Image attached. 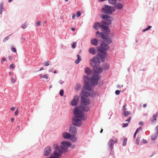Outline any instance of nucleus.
<instances>
[{
  "instance_id": "obj_30",
  "label": "nucleus",
  "mask_w": 158,
  "mask_h": 158,
  "mask_svg": "<svg viewBox=\"0 0 158 158\" xmlns=\"http://www.w3.org/2000/svg\"><path fill=\"white\" fill-rule=\"evenodd\" d=\"M103 67L104 70H106L109 69L110 66L109 64H105L103 65Z\"/></svg>"
},
{
  "instance_id": "obj_28",
  "label": "nucleus",
  "mask_w": 158,
  "mask_h": 158,
  "mask_svg": "<svg viewBox=\"0 0 158 158\" xmlns=\"http://www.w3.org/2000/svg\"><path fill=\"white\" fill-rule=\"evenodd\" d=\"M131 114V112L130 111H124L123 112V115L125 117H127Z\"/></svg>"
},
{
  "instance_id": "obj_9",
  "label": "nucleus",
  "mask_w": 158,
  "mask_h": 158,
  "mask_svg": "<svg viewBox=\"0 0 158 158\" xmlns=\"http://www.w3.org/2000/svg\"><path fill=\"white\" fill-rule=\"evenodd\" d=\"M60 145V148L61 149L63 150L64 152H67V148L69 147L71 144V143L68 141H63L61 143Z\"/></svg>"
},
{
  "instance_id": "obj_40",
  "label": "nucleus",
  "mask_w": 158,
  "mask_h": 158,
  "mask_svg": "<svg viewBox=\"0 0 158 158\" xmlns=\"http://www.w3.org/2000/svg\"><path fill=\"white\" fill-rule=\"evenodd\" d=\"M77 44L75 42H73L72 45V47L73 48H75Z\"/></svg>"
},
{
  "instance_id": "obj_1",
  "label": "nucleus",
  "mask_w": 158,
  "mask_h": 158,
  "mask_svg": "<svg viewBox=\"0 0 158 158\" xmlns=\"http://www.w3.org/2000/svg\"><path fill=\"white\" fill-rule=\"evenodd\" d=\"M89 110V109L87 106L83 105L76 107L74 112V114L76 118H74L73 119V125L76 127L81 126V122L78 118L83 120L86 119L87 118V114H84L83 112H87Z\"/></svg>"
},
{
  "instance_id": "obj_4",
  "label": "nucleus",
  "mask_w": 158,
  "mask_h": 158,
  "mask_svg": "<svg viewBox=\"0 0 158 158\" xmlns=\"http://www.w3.org/2000/svg\"><path fill=\"white\" fill-rule=\"evenodd\" d=\"M54 150L53 154L54 156H50L46 158H60L59 157L61 156L63 153L61 148L57 144H54L53 145Z\"/></svg>"
},
{
  "instance_id": "obj_55",
  "label": "nucleus",
  "mask_w": 158,
  "mask_h": 158,
  "mask_svg": "<svg viewBox=\"0 0 158 158\" xmlns=\"http://www.w3.org/2000/svg\"><path fill=\"white\" fill-rule=\"evenodd\" d=\"M131 119V117H129V118L128 119L126 120L125 121L126 122H127L129 123L130 122V121Z\"/></svg>"
},
{
  "instance_id": "obj_39",
  "label": "nucleus",
  "mask_w": 158,
  "mask_h": 158,
  "mask_svg": "<svg viewBox=\"0 0 158 158\" xmlns=\"http://www.w3.org/2000/svg\"><path fill=\"white\" fill-rule=\"evenodd\" d=\"M127 106V105H124L123 106L122 109L123 112L124 111H126V110H127V109L126 108Z\"/></svg>"
},
{
  "instance_id": "obj_41",
  "label": "nucleus",
  "mask_w": 158,
  "mask_h": 158,
  "mask_svg": "<svg viewBox=\"0 0 158 158\" xmlns=\"http://www.w3.org/2000/svg\"><path fill=\"white\" fill-rule=\"evenodd\" d=\"M9 36L8 35V36H7L6 37H5L4 40H3V42H6V41L8 39H9Z\"/></svg>"
},
{
  "instance_id": "obj_20",
  "label": "nucleus",
  "mask_w": 158,
  "mask_h": 158,
  "mask_svg": "<svg viewBox=\"0 0 158 158\" xmlns=\"http://www.w3.org/2000/svg\"><path fill=\"white\" fill-rule=\"evenodd\" d=\"M115 8L118 10H121L123 7V4L121 3H116L115 4Z\"/></svg>"
},
{
  "instance_id": "obj_22",
  "label": "nucleus",
  "mask_w": 158,
  "mask_h": 158,
  "mask_svg": "<svg viewBox=\"0 0 158 158\" xmlns=\"http://www.w3.org/2000/svg\"><path fill=\"white\" fill-rule=\"evenodd\" d=\"M158 112H156V114L153 115V118H150V120L152 123H154L156 121V117L158 115Z\"/></svg>"
},
{
  "instance_id": "obj_16",
  "label": "nucleus",
  "mask_w": 158,
  "mask_h": 158,
  "mask_svg": "<svg viewBox=\"0 0 158 158\" xmlns=\"http://www.w3.org/2000/svg\"><path fill=\"white\" fill-rule=\"evenodd\" d=\"M79 98V96L78 95L74 96L70 104L73 106L76 105L78 102Z\"/></svg>"
},
{
  "instance_id": "obj_2",
  "label": "nucleus",
  "mask_w": 158,
  "mask_h": 158,
  "mask_svg": "<svg viewBox=\"0 0 158 158\" xmlns=\"http://www.w3.org/2000/svg\"><path fill=\"white\" fill-rule=\"evenodd\" d=\"M90 65L94 68V71L98 73L102 72V69L99 66L100 62L96 56L93 57L90 60Z\"/></svg>"
},
{
  "instance_id": "obj_50",
  "label": "nucleus",
  "mask_w": 158,
  "mask_h": 158,
  "mask_svg": "<svg viewBox=\"0 0 158 158\" xmlns=\"http://www.w3.org/2000/svg\"><path fill=\"white\" fill-rule=\"evenodd\" d=\"M156 133L157 134V135H158V125L156 127Z\"/></svg>"
},
{
  "instance_id": "obj_15",
  "label": "nucleus",
  "mask_w": 158,
  "mask_h": 158,
  "mask_svg": "<svg viewBox=\"0 0 158 158\" xmlns=\"http://www.w3.org/2000/svg\"><path fill=\"white\" fill-rule=\"evenodd\" d=\"M52 152V148L50 146H48L45 148L44 151V155L47 156L49 155Z\"/></svg>"
},
{
  "instance_id": "obj_17",
  "label": "nucleus",
  "mask_w": 158,
  "mask_h": 158,
  "mask_svg": "<svg viewBox=\"0 0 158 158\" xmlns=\"http://www.w3.org/2000/svg\"><path fill=\"white\" fill-rule=\"evenodd\" d=\"M69 132L71 135H76L77 134L76 128L73 126L70 127L69 129Z\"/></svg>"
},
{
  "instance_id": "obj_10",
  "label": "nucleus",
  "mask_w": 158,
  "mask_h": 158,
  "mask_svg": "<svg viewBox=\"0 0 158 158\" xmlns=\"http://www.w3.org/2000/svg\"><path fill=\"white\" fill-rule=\"evenodd\" d=\"M117 142V139L113 138V139H110L108 143V146L109 150L110 151V152L113 148L114 144L116 143Z\"/></svg>"
},
{
  "instance_id": "obj_62",
  "label": "nucleus",
  "mask_w": 158,
  "mask_h": 158,
  "mask_svg": "<svg viewBox=\"0 0 158 158\" xmlns=\"http://www.w3.org/2000/svg\"><path fill=\"white\" fill-rule=\"evenodd\" d=\"M71 30L73 31H75V28H74V27H72L71 28Z\"/></svg>"
},
{
  "instance_id": "obj_26",
  "label": "nucleus",
  "mask_w": 158,
  "mask_h": 158,
  "mask_svg": "<svg viewBox=\"0 0 158 158\" xmlns=\"http://www.w3.org/2000/svg\"><path fill=\"white\" fill-rule=\"evenodd\" d=\"M83 79L85 83H89V79L88 76L87 75L84 76L83 77Z\"/></svg>"
},
{
  "instance_id": "obj_43",
  "label": "nucleus",
  "mask_w": 158,
  "mask_h": 158,
  "mask_svg": "<svg viewBox=\"0 0 158 158\" xmlns=\"http://www.w3.org/2000/svg\"><path fill=\"white\" fill-rule=\"evenodd\" d=\"M43 77L44 78H45L47 80L48 79V77L46 74H44L43 76Z\"/></svg>"
},
{
  "instance_id": "obj_57",
  "label": "nucleus",
  "mask_w": 158,
  "mask_h": 158,
  "mask_svg": "<svg viewBox=\"0 0 158 158\" xmlns=\"http://www.w3.org/2000/svg\"><path fill=\"white\" fill-rule=\"evenodd\" d=\"M59 82L61 84H62L64 83V81L61 80H60Z\"/></svg>"
},
{
  "instance_id": "obj_25",
  "label": "nucleus",
  "mask_w": 158,
  "mask_h": 158,
  "mask_svg": "<svg viewBox=\"0 0 158 158\" xmlns=\"http://www.w3.org/2000/svg\"><path fill=\"white\" fill-rule=\"evenodd\" d=\"M92 72L93 71H91L89 68L88 67H86L85 69V72L88 75H90Z\"/></svg>"
},
{
  "instance_id": "obj_58",
  "label": "nucleus",
  "mask_w": 158,
  "mask_h": 158,
  "mask_svg": "<svg viewBox=\"0 0 158 158\" xmlns=\"http://www.w3.org/2000/svg\"><path fill=\"white\" fill-rule=\"evenodd\" d=\"M143 142L144 143H147V141L144 139H143Z\"/></svg>"
},
{
  "instance_id": "obj_54",
  "label": "nucleus",
  "mask_w": 158,
  "mask_h": 158,
  "mask_svg": "<svg viewBox=\"0 0 158 158\" xmlns=\"http://www.w3.org/2000/svg\"><path fill=\"white\" fill-rule=\"evenodd\" d=\"M41 21H39L38 22H37L36 23V25L37 26H39L40 25V24Z\"/></svg>"
},
{
  "instance_id": "obj_52",
  "label": "nucleus",
  "mask_w": 158,
  "mask_h": 158,
  "mask_svg": "<svg viewBox=\"0 0 158 158\" xmlns=\"http://www.w3.org/2000/svg\"><path fill=\"white\" fill-rule=\"evenodd\" d=\"M11 81L12 83H13L15 81V79L14 78H12Z\"/></svg>"
},
{
  "instance_id": "obj_13",
  "label": "nucleus",
  "mask_w": 158,
  "mask_h": 158,
  "mask_svg": "<svg viewBox=\"0 0 158 158\" xmlns=\"http://www.w3.org/2000/svg\"><path fill=\"white\" fill-rule=\"evenodd\" d=\"M81 101L83 104V105H82L84 106H87L89 108L88 106H87L89 104V100L87 96H85L84 95V96H82L81 98Z\"/></svg>"
},
{
  "instance_id": "obj_45",
  "label": "nucleus",
  "mask_w": 158,
  "mask_h": 158,
  "mask_svg": "<svg viewBox=\"0 0 158 158\" xmlns=\"http://www.w3.org/2000/svg\"><path fill=\"white\" fill-rule=\"evenodd\" d=\"M142 128L141 127H139L136 130V132H138L139 131L141 130H142Z\"/></svg>"
},
{
  "instance_id": "obj_3",
  "label": "nucleus",
  "mask_w": 158,
  "mask_h": 158,
  "mask_svg": "<svg viewBox=\"0 0 158 158\" xmlns=\"http://www.w3.org/2000/svg\"><path fill=\"white\" fill-rule=\"evenodd\" d=\"M106 32H99L97 31L96 32V36L97 37H100L102 39L105 40V41L108 44H110L112 43V40L111 37L109 35V33L110 32V30L108 28V30L105 31Z\"/></svg>"
},
{
  "instance_id": "obj_61",
  "label": "nucleus",
  "mask_w": 158,
  "mask_h": 158,
  "mask_svg": "<svg viewBox=\"0 0 158 158\" xmlns=\"http://www.w3.org/2000/svg\"><path fill=\"white\" fill-rule=\"evenodd\" d=\"M69 147L71 148H73L75 147V145H71L70 144Z\"/></svg>"
},
{
  "instance_id": "obj_29",
  "label": "nucleus",
  "mask_w": 158,
  "mask_h": 158,
  "mask_svg": "<svg viewBox=\"0 0 158 158\" xmlns=\"http://www.w3.org/2000/svg\"><path fill=\"white\" fill-rule=\"evenodd\" d=\"M77 59L75 61V63L76 64H78L81 60V57L79 55H77Z\"/></svg>"
},
{
  "instance_id": "obj_59",
  "label": "nucleus",
  "mask_w": 158,
  "mask_h": 158,
  "mask_svg": "<svg viewBox=\"0 0 158 158\" xmlns=\"http://www.w3.org/2000/svg\"><path fill=\"white\" fill-rule=\"evenodd\" d=\"M15 107H12L11 109L10 110H14L15 109Z\"/></svg>"
},
{
  "instance_id": "obj_33",
  "label": "nucleus",
  "mask_w": 158,
  "mask_h": 158,
  "mask_svg": "<svg viewBox=\"0 0 158 158\" xmlns=\"http://www.w3.org/2000/svg\"><path fill=\"white\" fill-rule=\"evenodd\" d=\"M51 62L49 61H45L44 63L43 64L44 66H48L51 64Z\"/></svg>"
},
{
  "instance_id": "obj_63",
  "label": "nucleus",
  "mask_w": 158,
  "mask_h": 158,
  "mask_svg": "<svg viewBox=\"0 0 158 158\" xmlns=\"http://www.w3.org/2000/svg\"><path fill=\"white\" fill-rule=\"evenodd\" d=\"M9 59L10 60H11L12 59V56H9Z\"/></svg>"
},
{
  "instance_id": "obj_21",
  "label": "nucleus",
  "mask_w": 158,
  "mask_h": 158,
  "mask_svg": "<svg viewBox=\"0 0 158 158\" xmlns=\"http://www.w3.org/2000/svg\"><path fill=\"white\" fill-rule=\"evenodd\" d=\"M89 52L92 55H94L96 53V50L94 48H91L89 49Z\"/></svg>"
},
{
  "instance_id": "obj_51",
  "label": "nucleus",
  "mask_w": 158,
  "mask_h": 158,
  "mask_svg": "<svg viewBox=\"0 0 158 158\" xmlns=\"http://www.w3.org/2000/svg\"><path fill=\"white\" fill-rule=\"evenodd\" d=\"M15 67V66L13 64H10V68L13 69Z\"/></svg>"
},
{
  "instance_id": "obj_6",
  "label": "nucleus",
  "mask_w": 158,
  "mask_h": 158,
  "mask_svg": "<svg viewBox=\"0 0 158 158\" xmlns=\"http://www.w3.org/2000/svg\"><path fill=\"white\" fill-rule=\"evenodd\" d=\"M98 52L96 57L100 62V63L101 62H104L105 60L106 57L107 56L106 53L100 49H98Z\"/></svg>"
},
{
  "instance_id": "obj_38",
  "label": "nucleus",
  "mask_w": 158,
  "mask_h": 158,
  "mask_svg": "<svg viewBox=\"0 0 158 158\" xmlns=\"http://www.w3.org/2000/svg\"><path fill=\"white\" fill-rule=\"evenodd\" d=\"M60 95V96H62L64 95V90L63 89H61L60 90V93H59Z\"/></svg>"
},
{
  "instance_id": "obj_11",
  "label": "nucleus",
  "mask_w": 158,
  "mask_h": 158,
  "mask_svg": "<svg viewBox=\"0 0 158 158\" xmlns=\"http://www.w3.org/2000/svg\"><path fill=\"white\" fill-rule=\"evenodd\" d=\"M101 17L102 19L105 20L107 22V23L106 22V24L108 25V27H109V25H110L111 23V22L113 20V18L112 17L106 15H101Z\"/></svg>"
},
{
  "instance_id": "obj_27",
  "label": "nucleus",
  "mask_w": 158,
  "mask_h": 158,
  "mask_svg": "<svg viewBox=\"0 0 158 158\" xmlns=\"http://www.w3.org/2000/svg\"><path fill=\"white\" fill-rule=\"evenodd\" d=\"M75 135H71L69 139L70 140L73 142H76L77 140L76 137L75 136Z\"/></svg>"
},
{
  "instance_id": "obj_64",
  "label": "nucleus",
  "mask_w": 158,
  "mask_h": 158,
  "mask_svg": "<svg viewBox=\"0 0 158 158\" xmlns=\"http://www.w3.org/2000/svg\"><path fill=\"white\" fill-rule=\"evenodd\" d=\"M72 19H74L75 18V15H74L73 16H72Z\"/></svg>"
},
{
  "instance_id": "obj_44",
  "label": "nucleus",
  "mask_w": 158,
  "mask_h": 158,
  "mask_svg": "<svg viewBox=\"0 0 158 158\" xmlns=\"http://www.w3.org/2000/svg\"><path fill=\"white\" fill-rule=\"evenodd\" d=\"M81 13L79 11H78V12H77L76 14L77 16L78 17H79L81 15Z\"/></svg>"
},
{
  "instance_id": "obj_32",
  "label": "nucleus",
  "mask_w": 158,
  "mask_h": 158,
  "mask_svg": "<svg viewBox=\"0 0 158 158\" xmlns=\"http://www.w3.org/2000/svg\"><path fill=\"white\" fill-rule=\"evenodd\" d=\"M158 136V135H157V134L156 133L152 135L151 139L152 140H155L157 138Z\"/></svg>"
},
{
  "instance_id": "obj_42",
  "label": "nucleus",
  "mask_w": 158,
  "mask_h": 158,
  "mask_svg": "<svg viewBox=\"0 0 158 158\" xmlns=\"http://www.w3.org/2000/svg\"><path fill=\"white\" fill-rule=\"evenodd\" d=\"M127 142V139L126 138H125L124 139V140L123 142V146H125L126 145Z\"/></svg>"
},
{
  "instance_id": "obj_53",
  "label": "nucleus",
  "mask_w": 158,
  "mask_h": 158,
  "mask_svg": "<svg viewBox=\"0 0 158 158\" xmlns=\"http://www.w3.org/2000/svg\"><path fill=\"white\" fill-rule=\"evenodd\" d=\"M18 107L17 108V110L15 111V113L14 114H15V115H16L18 114V112H19L18 111Z\"/></svg>"
},
{
  "instance_id": "obj_34",
  "label": "nucleus",
  "mask_w": 158,
  "mask_h": 158,
  "mask_svg": "<svg viewBox=\"0 0 158 158\" xmlns=\"http://www.w3.org/2000/svg\"><path fill=\"white\" fill-rule=\"evenodd\" d=\"M81 87V85L80 84H77L75 89L76 90H78L80 89Z\"/></svg>"
},
{
  "instance_id": "obj_23",
  "label": "nucleus",
  "mask_w": 158,
  "mask_h": 158,
  "mask_svg": "<svg viewBox=\"0 0 158 158\" xmlns=\"http://www.w3.org/2000/svg\"><path fill=\"white\" fill-rule=\"evenodd\" d=\"M98 40L96 39H93L91 40V43L94 46L98 45Z\"/></svg>"
},
{
  "instance_id": "obj_19",
  "label": "nucleus",
  "mask_w": 158,
  "mask_h": 158,
  "mask_svg": "<svg viewBox=\"0 0 158 158\" xmlns=\"http://www.w3.org/2000/svg\"><path fill=\"white\" fill-rule=\"evenodd\" d=\"M62 137L65 139H69L71 135L67 132H64L62 134Z\"/></svg>"
},
{
  "instance_id": "obj_7",
  "label": "nucleus",
  "mask_w": 158,
  "mask_h": 158,
  "mask_svg": "<svg viewBox=\"0 0 158 158\" xmlns=\"http://www.w3.org/2000/svg\"><path fill=\"white\" fill-rule=\"evenodd\" d=\"M97 73L95 72L90 78V83L92 86H96L98 83V81L101 79V76Z\"/></svg>"
},
{
  "instance_id": "obj_48",
  "label": "nucleus",
  "mask_w": 158,
  "mask_h": 158,
  "mask_svg": "<svg viewBox=\"0 0 158 158\" xmlns=\"http://www.w3.org/2000/svg\"><path fill=\"white\" fill-rule=\"evenodd\" d=\"M120 93V91L119 90H117L115 92V94L116 95H118Z\"/></svg>"
},
{
  "instance_id": "obj_46",
  "label": "nucleus",
  "mask_w": 158,
  "mask_h": 158,
  "mask_svg": "<svg viewBox=\"0 0 158 158\" xmlns=\"http://www.w3.org/2000/svg\"><path fill=\"white\" fill-rule=\"evenodd\" d=\"M136 141L137 144H139V143L140 141V139L137 138V139H136Z\"/></svg>"
},
{
  "instance_id": "obj_14",
  "label": "nucleus",
  "mask_w": 158,
  "mask_h": 158,
  "mask_svg": "<svg viewBox=\"0 0 158 158\" xmlns=\"http://www.w3.org/2000/svg\"><path fill=\"white\" fill-rule=\"evenodd\" d=\"M110 47L108 44L104 42H102L100 44V48L98 49H100L103 51H106L109 49Z\"/></svg>"
},
{
  "instance_id": "obj_37",
  "label": "nucleus",
  "mask_w": 158,
  "mask_h": 158,
  "mask_svg": "<svg viewBox=\"0 0 158 158\" xmlns=\"http://www.w3.org/2000/svg\"><path fill=\"white\" fill-rule=\"evenodd\" d=\"M6 60V58L5 57L3 58L1 60V63L4 64V62Z\"/></svg>"
},
{
  "instance_id": "obj_12",
  "label": "nucleus",
  "mask_w": 158,
  "mask_h": 158,
  "mask_svg": "<svg viewBox=\"0 0 158 158\" xmlns=\"http://www.w3.org/2000/svg\"><path fill=\"white\" fill-rule=\"evenodd\" d=\"M82 94L85 96H87L88 97V96H89L91 98L94 97L96 95L94 91H92V90L89 91H83V90Z\"/></svg>"
},
{
  "instance_id": "obj_47",
  "label": "nucleus",
  "mask_w": 158,
  "mask_h": 158,
  "mask_svg": "<svg viewBox=\"0 0 158 158\" xmlns=\"http://www.w3.org/2000/svg\"><path fill=\"white\" fill-rule=\"evenodd\" d=\"M11 50L12 51L15 52H16V48H15L12 47L11 48Z\"/></svg>"
},
{
  "instance_id": "obj_5",
  "label": "nucleus",
  "mask_w": 158,
  "mask_h": 158,
  "mask_svg": "<svg viewBox=\"0 0 158 158\" xmlns=\"http://www.w3.org/2000/svg\"><path fill=\"white\" fill-rule=\"evenodd\" d=\"M93 27L96 30L101 28L104 30L106 31L109 28L108 25L106 24V22L103 21H101L100 23L98 22L95 23Z\"/></svg>"
},
{
  "instance_id": "obj_8",
  "label": "nucleus",
  "mask_w": 158,
  "mask_h": 158,
  "mask_svg": "<svg viewBox=\"0 0 158 158\" xmlns=\"http://www.w3.org/2000/svg\"><path fill=\"white\" fill-rule=\"evenodd\" d=\"M102 12L106 14H111L112 13V7L106 5H105L102 7Z\"/></svg>"
},
{
  "instance_id": "obj_35",
  "label": "nucleus",
  "mask_w": 158,
  "mask_h": 158,
  "mask_svg": "<svg viewBox=\"0 0 158 158\" xmlns=\"http://www.w3.org/2000/svg\"><path fill=\"white\" fill-rule=\"evenodd\" d=\"M27 26V24L26 23H24L22 25L21 27L24 29L26 28Z\"/></svg>"
},
{
  "instance_id": "obj_56",
  "label": "nucleus",
  "mask_w": 158,
  "mask_h": 158,
  "mask_svg": "<svg viewBox=\"0 0 158 158\" xmlns=\"http://www.w3.org/2000/svg\"><path fill=\"white\" fill-rule=\"evenodd\" d=\"M137 133V132H136V131H135V132L134 134V135H133V138H135V137H136V134Z\"/></svg>"
},
{
  "instance_id": "obj_36",
  "label": "nucleus",
  "mask_w": 158,
  "mask_h": 158,
  "mask_svg": "<svg viewBox=\"0 0 158 158\" xmlns=\"http://www.w3.org/2000/svg\"><path fill=\"white\" fill-rule=\"evenodd\" d=\"M152 27L151 26H148V27L146 28L145 29H143L142 31L145 32L146 31L148 30L149 29L151 28H152Z\"/></svg>"
},
{
  "instance_id": "obj_18",
  "label": "nucleus",
  "mask_w": 158,
  "mask_h": 158,
  "mask_svg": "<svg viewBox=\"0 0 158 158\" xmlns=\"http://www.w3.org/2000/svg\"><path fill=\"white\" fill-rule=\"evenodd\" d=\"M91 90H92L91 87L89 83H85L84 85L83 86V88L82 90V93L83 90V91L88 90V91H89Z\"/></svg>"
},
{
  "instance_id": "obj_24",
  "label": "nucleus",
  "mask_w": 158,
  "mask_h": 158,
  "mask_svg": "<svg viewBox=\"0 0 158 158\" xmlns=\"http://www.w3.org/2000/svg\"><path fill=\"white\" fill-rule=\"evenodd\" d=\"M4 10V7L3 2H2L0 3V14L1 15L3 11Z\"/></svg>"
},
{
  "instance_id": "obj_31",
  "label": "nucleus",
  "mask_w": 158,
  "mask_h": 158,
  "mask_svg": "<svg viewBox=\"0 0 158 158\" xmlns=\"http://www.w3.org/2000/svg\"><path fill=\"white\" fill-rule=\"evenodd\" d=\"M108 2L111 4L114 5L117 2V0H108Z\"/></svg>"
},
{
  "instance_id": "obj_49",
  "label": "nucleus",
  "mask_w": 158,
  "mask_h": 158,
  "mask_svg": "<svg viewBox=\"0 0 158 158\" xmlns=\"http://www.w3.org/2000/svg\"><path fill=\"white\" fill-rule=\"evenodd\" d=\"M128 124L127 123H125L123 124V127H127L128 126Z\"/></svg>"
},
{
  "instance_id": "obj_60",
  "label": "nucleus",
  "mask_w": 158,
  "mask_h": 158,
  "mask_svg": "<svg viewBox=\"0 0 158 158\" xmlns=\"http://www.w3.org/2000/svg\"><path fill=\"white\" fill-rule=\"evenodd\" d=\"M139 125H143V123L142 122H140L139 123Z\"/></svg>"
}]
</instances>
